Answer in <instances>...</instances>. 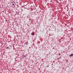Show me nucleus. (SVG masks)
I'll return each mask as SVG.
<instances>
[{
	"label": "nucleus",
	"mask_w": 73,
	"mask_h": 73,
	"mask_svg": "<svg viewBox=\"0 0 73 73\" xmlns=\"http://www.w3.org/2000/svg\"><path fill=\"white\" fill-rule=\"evenodd\" d=\"M12 4H13V5H16V3L15 2H12Z\"/></svg>",
	"instance_id": "1"
},
{
	"label": "nucleus",
	"mask_w": 73,
	"mask_h": 73,
	"mask_svg": "<svg viewBox=\"0 0 73 73\" xmlns=\"http://www.w3.org/2000/svg\"><path fill=\"white\" fill-rule=\"evenodd\" d=\"M69 56H70V57H72V56H73V54H72L71 55H70Z\"/></svg>",
	"instance_id": "2"
},
{
	"label": "nucleus",
	"mask_w": 73,
	"mask_h": 73,
	"mask_svg": "<svg viewBox=\"0 0 73 73\" xmlns=\"http://www.w3.org/2000/svg\"><path fill=\"white\" fill-rule=\"evenodd\" d=\"M7 48H9V47H7Z\"/></svg>",
	"instance_id": "6"
},
{
	"label": "nucleus",
	"mask_w": 73,
	"mask_h": 73,
	"mask_svg": "<svg viewBox=\"0 0 73 73\" xmlns=\"http://www.w3.org/2000/svg\"><path fill=\"white\" fill-rule=\"evenodd\" d=\"M60 55V53H59V54L58 55L59 56V55Z\"/></svg>",
	"instance_id": "4"
},
{
	"label": "nucleus",
	"mask_w": 73,
	"mask_h": 73,
	"mask_svg": "<svg viewBox=\"0 0 73 73\" xmlns=\"http://www.w3.org/2000/svg\"><path fill=\"white\" fill-rule=\"evenodd\" d=\"M32 34L33 35H34L35 34V33H33Z\"/></svg>",
	"instance_id": "3"
},
{
	"label": "nucleus",
	"mask_w": 73,
	"mask_h": 73,
	"mask_svg": "<svg viewBox=\"0 0 73 73\" xmlns=\"http://www.w3.org/2000/svg\"><path fill=\"white\" fill-rule=\"evenodd\" d=\"M23 8H24L25 9V7H23Z\"/></svg>",
	"instance_id": "5"
}]
</instances>
